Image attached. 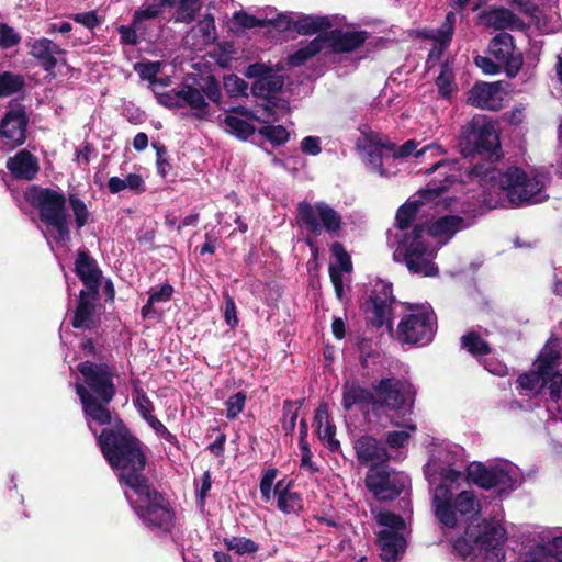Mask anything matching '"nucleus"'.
<instances>
[{
	"instance_id": "nucleus-40",
	"label": "nucleus",
	"mask_w": 562,
	"mask_h": 562,
	"mask_svg": "<svg viewBox=\"0 0 562 562\" xmlns=\"http://www.w3.org/2000/svg\"><path fill=\"white\" fill-rule=\"evenodd\" d=\"M326 46V40L324 36H316L305 46L299 48L294 54L289 56V64L292 67L303 65L306 60L315 56Z\"/></svg>"
},
{
	"instance_id": "nucleus-22",
	"label": "nucleus",
	"mask_w": 562,
	"mask_h": 562,
	"mask_svg": "<svg viewBox=\"0 0 562 562\" xmlns=\"http://www.w3.org/2000/svg\"><path fill=\"white\" fill-rule=\"evenodd\" d=\"M353 449L361 464L382 465L390 459L385 445L369 435L359 437L353 442Z\"/></svg>"
},
{
	"instance_id": "nucleus-21",
	"label": "nucleus",
	"mask_w": 562,
	"mask_h": 562,
	"mask_svg": "<svg viewBox=\"0 0 562 562\" xmlns=\"http://www.w3.org/2000/svg\"><path fill=\"white\" fill-rule=\"evenodd\" d=\"M181 117L193 116L199 121L207 120L210 116V105L205 101L204 94L189 85L180 87V112Z\"/></svg>"
},
{
	"instance_id": "nucleus-6",
	"label": "nucleus",
	"mask_w": 562,
	"mask_h": 562,
	"mask_svg": "<svg viewBox=\"0 0 562 562\" xmlns=\"http://www.w3.org/2000/svg\"><path fill=\"white\" fill-rule=\"evenodd\" d=\"M557 340H550L543 347L537 360V369L520 375L517 380L524 390L538 392L548 386L550 396L562 411V374L560 373V355Z\"/></svg>"
},
{
	"instance_id": "nucleus-27",
	"label": "nucleus",
	"mask_w": 562,
	"mask_h": 562,
	"mask_svg": "<svg viewBox=\"0 0 562 562\" xmlns=\"http://www.w3.org/2000/svg\"><path fill=\"white\" fill-rule=\"evenodd\" d=\"M501 90L498 83L481 82L472 87L468 102L485 110H498L501 106Z\"/></svg>"
},
{
	"instance_id": "nucleus-24",
	"label": "nucleus",
	"mask_w": 562,
	"mask_h": 562,
	"mask_svg": "<svg viewBox=\"0 0 562 562\" xmlns=\"http://www.w3.org/2000/svg\"><path fill=\"white\" fill-rule=\"evenodd\" d=\"M529 553L530 558L525 562H540L542 559L557 558L562 554V535H553L551 530L540 532Z\"/></svg>"
},
{
	"instance_id": "nucleus-30",
	"label": "nucleus",
	"mask_w": 562,
	"mask_h": 562,
	"mask_svg": "<svg viewBox=\"0 0 562 562\" xmlns=\"http://www.w3.org/2000/svg\"><path fill=\"white\" fill-rule=\"evenodd\" d=\"M425 233L436 238H443L445 243L449 240L457 232L467 227L462 217L457 215L442 216L435 222L424 225Z\"/></svg>"
},
{
	"instance_id": "nucleus-11",
	"label": "nucleus",
	"mask_w": 562,
	"mask_h": 562,
	"mask_svg": "<svg viewBox=\"0 0 562 562\" xmlns=\"http://www.w3.org/2000/svg\"><path fill=\"white\" fill-rule=\"evenodd\" d=\"M416 147L417 143L414 139L405 142L400 147L392 143L371 145L366 150L367 167L381 177L394 176L398 171L396 160L408 157Z\"/></svg>"
},
{
	"instance_id": "nucleus-19",
	"label": "nucleus",
	"mask_w": 562,
	"mask_h": 562,
	"mask_svg": "<svg viewBox=\"0 0 562 562\" xmlns=\"http://www.w3.org/2000/svg\"><path fill=\"white\" fill-rule=\"evenodd\" d=\"M467 536L473 540L477 550L488 551L496 549L506 539L505 529L497 522L481 521L470 522L467 527Z\"/></svg>"
},
{
	"instance_id": "nucleus-12",
	"label": "nucleus",
	"mask_w": 562,
	"mask_h": 562,
	"mask_svg": "<svg viewBox=\"0 0 562 562\" xmlns=\"http://www.w3.org/2000/svg\"><path fill=\"white\" fill-rule=\"evenodd\" d=\"M366 486L378 501H391L397 497L406 486L408 479L387 465H371L366 475Z\"/></svg>"
},
{
	"instance_id": "nucleus-50",
	"label": "nucleus",
	"mask_w": 562,
	"mask_h": 562,
	"mask_svg": "<svg viewBox=\"0 0 562 562\" xmlns=\"http://www.w3.org/2000/svg\"><path fill=\"white\" fill-rule=\"evenodd\" d=\"M452 548L457 557L461 559H467L469 557H479V554L476 553V551H479L477 547L475 546V543H473V540L469 539L467 535L464 537L456 539L453 541Z\"/></svg>"
},
{
	"instance_id": "nucleus-15",
	"label": "nucleus",
	"mask_w": 562,
	"mask_h": 562,
	"mask_svg": "<svg viewBox=\"0 0 562 562\" xmlns=\"http://www.w3.org/2000/svg\"><path fill=\"white\" fill-rule=\"evenodd\" d=\"M394 296L392 293V285L384 281H376L366 304L367 321L374 327L387 326L392 329V305Z\"/></svg>"
},
{
	"instance_id": "nucleus-32",
	"label": "nucleus",
	"mask_w": 562,
	"mask_h": 562,
	"mask_svg": "<svg viewBox=\"0 0 562 562\" xmlns=\"http://www.w3.org/2000/svg\"><path fill=\"white\" fill-rule=\"evenodd\" d=\"M237 113L241 114L244 117H239L237 115H227L224 120L225 126L227 131L241 139H247L251 135L255 134V127L248 122L249 120L265 122L257 115H255L251 111L246 110L244 108L237 109Z\"/></svg>"
},
{
	"instance_id": "nucleus-13",
	"label": "nucleus",
	"mask_w": 562,
	"mask_h": 562,
	"mask_svg": "<svg viewBox=\"0 0 562 562\" xmlns=\"http://www.w3.org/2000/svg\"><path fill=\"white\" fill-rule=\"evenodd\" d=\"M297 211L300 220L314 235H321L322 232L336 235L341 228L340 214L325 202L315 204L302 202Z\"/></svg>"
},
{
	"instance_id": "nucleus-10",
	"label": "nucleus",
	"mask_w": 562,
	"mask_h": 562,
	"mask_svg": "<svg viewBox=\"0 0 562 562\" xmlns=\"http://www.w3.org/2000/svg\"><path fill=\"white\" fill-rule=\"evenodd\" d=\"M518 468L507 461L486 467L481 462H472L467 467V480L488 490L497 487L499 493L512 491L518 483Z\"/></svg>"
},
{
	"instance_id": "nucleus-34",
	"label": "nucleus",
	"mask_w": 562,
	"mask_h": 562,
	"mask_svg": "<svg viewBox=\"0 0 562 562\" xmlns=\"http://www.w3.org/2000/svg\"><path fill=\"white\" fill-rule=\"evenodd\" d=\"M379 546L381 558L385 562H391L400 557L406 548L405 538L396 531L382 530L379 533Z\"/></svg>"
},
{
	"instance_id": "nucleus-18",
	"label": "nucleus",
	"mask_w": 562,
	"mask_h": 562,
	"mask_svg": "<svg viewBox=\"0 0 562 562\" xmlns=\"http://www.w3.org/2000/svg\"><path fill=\"white\" fill-rule=\"evenodd\" d=\"M467 142L481 155L492 157L499 148L497 133L493 125L481 119H473L467 127Z\"/></svg>"
},
{
	"instance_id": "nucleus-57",
	"label": "nucleus",
	"mask_w": 562,
	"mask_h": 562,
	"mask_svg": "<svg viewBox=\"0 0 562 562\" xmlns=\"http://www.w3.org/2000/svg\"><path fill=\"white\" fill-rule=\"evenodd\" d=\"M246 402V395L241 392H238L234 394L233 396L228 397V400L225 402L226 406V417L228 419H234L237 417L244 409Z\"/></svg>"
},
{
	"instance_id": "nucleus-33",
	"label": "nucleus",
	"mask_w": 562,
	"mask_h": 562,
	"mask_svg": "<svg viewBox=\"0 0 562 562\" xmlns=\"http://www.w3.org/2000/svg\"><path fill=\"white\" fill-rule=\"evenodd\" d=\"M292 483L279 481L273 487V494L278 496L277 506L284 514H297L302 508V498L299 493L291 490Z\"/></svg>"
},
{
	"instance_id": "nucleus-56",
	"label": "nucleus",
	"mask_w": 562,
	"mask_h": 562,
	"mask_svg": "<svg viewBox=\"0 0 562 562\" xmlns=\"http://www.w3.org/2000/svg\"><path fill=\"white\" fill-rule=\"evenodd\" d=\"M379 525L387 527L390 531L402 530L404 528V520L401 516L395 515L391 512H380L376 515Z\"/></svg>"
},
{
	"instance_id": "nucleus-54",
	"label": "nucleus",
	"mask_w": 562,
	"mask_h": 562,
	"mask_svg": "<svg viewBox=\"0 0 562 562\" xmlns=\"http://www.w3.org/2000/svg\"><path fill=\"white\" fill-rule=\"evenodd\" d=\"M21 42L20 34L7 23H0V47L11 48Z\"/></svg>"
},
{
	"instance_id": "nucleus-61",
	"label": "nucleus",
	"mask_w": 562,
	"mask_h": 562,
	"mask_svg": "<svg viewBox=\"0 0 562 562\" xmlns=\"http://www.w3.org/2000/svg\"><path fill=\"white\" fill-rule=\"evenodd\" d=\"M140 29V25H134L132 22L131 25H121L117 27V32L120 34V42L124 45H136L138 43V36L136 31Z\"/></svg>"
},
{
	"instance_id": "nucleus-5",
	"label": "nucleus",
	"mask_w": 562,
	"mask_h": 562,
	"mask_svg": "<svg viewBox=\"0 0 562 562\" xmlns=\"http://www.w3.org/2000/svg\"><path fill=\"white\" fill-rule=\"evenodd\" d=\"M490 179L505 193L512 205L536 204L548 199V194L543 190V175L528 176L515 167L505 172L492 170Z\"/></svg>"
},
{
	"instance_id": "nucleus-51",
	"label": "nucleus",
	"mask_w": 562,
	"mask_h": 562,
	"mask_svg": "<svg viewBox=\"0 0 562 562\" xmlns=\"http://www.w3.org/2000/svg\"><path fill=\"white\" fill-rule=\"evenodd\" d=\"M259 133L273 145H281L289 138L288 131L281 125H266L259 130Z\"/></svg>"
},
{
	"instance_id": "nucleus-2",
	"label": "nucleus",
	"mask_w": 562,
	"mask_h": 562,
	"mask_svg": "<svg viewBox=\"0 0 562 562\" xmlns=\"http://www.w3.org/2000/svg\"><path fill=\"white\" fill-rule=\"evenodd\" d=\"M415 398L413 385L394 376L383 378L372 385V390L358 381H346L342 385L344 409L358 406L369 422L381 423L389 413L405 416L412 413Z\"/></svg>"
},
{
	"instance_id": "nucleus-52",
	"label": "nucleus",
	"mask_w": 562,
	"mask_h": 562,
	"mask_svg": "<svg viewBox=\"0 0 562 562\" xmlns=\"http://www.w3.org/2000/svg\"><path fill=\"white\" fill-rule=\"evenodd\" d=\"M69 204L75 216L76 226L80 229L88 223L89 211L87 205L76 195H69Z\"/></svg>"
},
{
	"instance_id": "nucleus-37",
	"label": "nucleus",
	"mask_w": 562,
	"mask_h": 562,
	"mask_svg": "<svg viewBox=\"0 0 562 562\" xmlns=\"http://www.w3.org/2000/svg\"><path fill=\"white\" fill-rule=\"evenodd\" d=\"M315 424L317 425L318 438L327 445V447L335 451L339 448L340 443L335 438L336 428L328 420V414L325 407H318L315 417Z\"/></svg>"
},
{
	"instance_id": "nucleus-4",
	"label": "nucleus",
	"mask_w": 562,
	"mask_h": 562,
	"mask_svg": "<svg viewBox=\"0 0 562 562\" xmlns=\"http://www.w3.org/2000/svg\"><path fill=\"white\" fill-rule=\"evenodd\" d=\"M26 200L38 210L42 232L50 244L67 243L70 239V221L63 193L33 187L26 192Z\"/></svg>"
},
{
	"instance_id": "nucleus-46",
	"label": "nucleus",
	"mask_w": 562,
	"mask_h": 562,
	"mask_svg": "<svg viewBox=\"0 0 562 562\" xmlns=\"http://www.w3.org/2000/svg\"><path fill=\"white\" fill-rule=\"evenodd\" d=\"M24 87V78L21 75L4 71L0 75V98L19 92Z\"/></svg>"
},
{
	"instance_id": "nucleus-36",
	"label": "nucleus",
	"mask_w": 562,
	"mask_h": 562,
	"mask_svg": "<svg viewBox=\"0 0 562 562\" xmlns=\"http://www.w3.org/2000/svg\"><path fill=\"white\" fill-rule=\"evenodd\" d=\"M97 294H90L86 291H80L78 306L72 319L75 328H89L93 321L92 315L94 311V300Z\"/></svg>"
},
{
	"instance_id": "nucleus-43",
	"label": "nucleus",
	"mask_w": 562,
	"mask_h": 562,
	"mask_svg": "<svg viewBox=\"0 0 562 562\" xmlns=\"http://www.w3.org/2000/svg\"><path fill=\"white\" fill-rule=\"evenodd\" d=\"M167 8H177L176 22L190 23L200 10V2L199 0H173V3L167 4Z\"/></svg>"
},
{
	"instance_id": "nucleus-38",
	"label": "nucleus",
	"mask_w": 562,
	"mask_h": 562,
	"mask_svg": "<svg viewBox=\"0 0 562 562\" xmlns=\"http://www.w3.org/2000/svg\"><path fill=\"white\" fill-rule=\"evenodd\" d=\"M393 426L402 427V430H394L386 434L385 442L392 449H398L404 447L409 437L416 431V425L408 418L403 423L392 420L391 416L386 417Z\"/></svg>"
},
{
	"instance_id": "nucleus-25",
	"label": "nucleus",
	"mask_w": 562,
	"mask_h": 562,
	"mask_svg": "<svg viewBox=\"0 0 562 562\" xmlns=\"http://www.w3.org/2000/svg\"><path fill=\"white\" fill-rule=\"evenodd\" d=\"M479 19L483 25L494 30L519 31L525 27L524 21L505 8L483 11Z\"/></svg>"
},
{
	"instance_id": "nucleus-16",
	"label": "nucleus",
	"mask_w": 562,
	"mask_h": 562,
	"mask_svg": "<svg viewBox=\"0 0 562 562\" xmlns=\"http://www.w3.org/2000/svg\"><path fill=\"white\" fill-rule=\"evenodd\" d=\"M488 53L502 66L507 77H516L521 69L522 55L517 50L509 33L496 34L488 43Z\"/></svg>"
},
{
	"instance_id": "nucleus-63",
	"label": "nucleus",
	"mask_w": 562,
	"mask_h": 562,
	"mask_svg": "<svg viewBox=\"0 0 562 562\" xmlns=\"http://www.w3.org/2000/svg\"><path fill=\"white\" fill-rule=\"evenodd\" d=\"M70 19L90 30L101 24V19L97 15L95 11L71 14Z\"/></svg>"
},
{
	"instance_id": "nucleus-9",
	"label": "nucleus",
	"mask_w": 562,
	"mask_h": 562,
	"mask_svg": "<svg viewBox=\"0 0 562 562\" xmlns=\"http://www.w3.org/2000/svg\"><path fill=\"white\" fill-rule=\"evenodd\" d=\"M436 315L428 304H408L398 324V335L405 342L428 344L436 333Z\"/></svg>"
},
{
	"instance_id": "nucleus-45",
	"label": "nucleus",
	"mask_w": 562,
	"mask_h": 562,
	"mask_svg": "<svg viewBox=\"0 0 562 562\" xmlns=\"http://www.w3.org/2000/svg\"><path fill=\"white\" fill-rule=\"evenodd\" d=\"M461 345L475 357L487 355L491 351L488 344L474 331L463 335Z\"/></svg>"
},
{
	"instance_id": "nucleus-23",
	"label": "nucleus",
	"mask_w": 562,
	"mask_h": 562,
	"mask_svg": "<svg viewBox=\"0 0 562 562\" xmlns=\"http://www.w3.org/2000/svg\"><path fill=\"white\" fill-rule=\"evenodd\" d=\"M75 271L86 286L83 291L90 294H98L101 271L98 268L97 261L87 252L80 251L75 262Z\"/></svg>"
},
{
	"instance_id": "nucleus-60",
	"label": "nucleus",
	"mask_w": 562,
	"mask_h": 562,
	"mask_svg": "<svg viewBox=\"0 0 562 562\" xmlns=\"http://www.w3.org/2000/svg\"><path fill=\"white\" fill-rule=\"evenodd\" d=\"M277 477V470L276 469H268L260 481V492L261 496L265 502H270L271 494L273 492L272 486L273 482Z\"/></svg>"
},
{
	"instance_id": "nucleus-39",
	"label": "nucleus",
	"mask_w": 562,
	"mask_h": 562,
	"mask_svg": "<svg viewBox=\"0 0 562 562\" xmlns=\"http://www.w3.org/2000/svg\"><path fill=\"white\" fill-rule=\"evenodd\" d=\"M148 294V301L140 310L143 318H150L157 315L155 304L168 302L173 294V288L169 283H166L159 289H150Z\"/></svg>"
},
{
	"instance_id": "nucleus-42",
	"label": "nucleus",
	"mask_w": 562,
	"mask_h": 562,
	"mask_svg": "<svg viewBox=\"0 0 562 562\" xmlns=\"http://www.w3.org/2000/svg\"><path fill=\"white\" fill-rule=\"evenodd\" d=\"M173 0H146L140 9L133 14L134 25H140L144 20L157 18L167 4H172Z\"/></svg>"
},
{
	"instance_id": "nucleus-59",
	"label": "nucleus",
	"mask_w": 562,
	"mask_h": 562,
	"mask_svg": "<svg viewBox=\"0 0 562 562\" xmlns=\"http://www.w3.org/2000/svg\"><path fill=\"white\" fill-rule=\"evenodd\" d=\"M156 99L159 104L168 109H173L178 113L180 112V87L168 92L156 93Z\"/></svg>"
},
{
	"instance_id": "nucleus-26",
	"label": "nucleus",
	"mask_w": 562,
	"mask_h": 562,
	"mask_svg": "<svg viewBox=\"0 0 562 562\" xmlns=\"http://www.w3.org/2000/svg\"><path fill=\"white\" fill-rule=\"evenodd\" d=\"M326 44L335 53H350L359 48L368 38L364 31H331L324 36Z\"/></svg>"
},
{
	"instance_id": "nucleus-1",
	"label": "nucleus",
	"mask_w": 562,
	"mask_h": 562,
	"mask_svg": "<svg viewBox=\"0 0 562 562\" xmlns=\"http://www.w3.org/2000/svg\"><path fill=\"white\" fill-rule=\"evenodd\" d=\"M98 443L108 462L117 471L125 496L136 514L149 528L168 530L173 513L164 496L156 492L144 476L146 457L140 442L125 429H105Z\"/></svg>"
},
{
	"instance_id": "nucleus-58",
	"label": "nucleus",
	"mask_w": 562,
	"mask_h": 562,
	"mask_svg": "<svg viewBox=\"0 0 562 562\" xmlns=\"http://www.w3.org/2000/svg\"><path fill=\"white\" fill-rule=\"evenodd\" d=\"M331 252L335 256L339 267L338 270L344 272H350L352 270V263L350 256L340 243H334L331 245Z\"/></svg>"
},
{
	"instance_id": "nucleus-64",
	"label": "nucleus",
	"mask_w": 562,
	"mask_h": 562,
	"mask_svg": "<svg viewBox=\"0 0 562 562\" xmlns=\"http://www.w3.org/2000/svg\"><path fill=\"white\" fill-rule=\"evenodd\" d=\"M474 63L486 75H497L503 69L496 60L485 56H476Z\"/></svg>"
},
{
	"instance_id": "nucleus-28",
	"label": "nucleus",
	"mask_w": 562,
	"mask_h": 562,
	"mask_svg": "<svg viewBox=\"0 0 562 562\" xmlns=\"http://www.w3.org/2000/svg\"><path fill=\"white\" fill-rule=\"evenodd\" d=\"M283 85V77L272 72H269L266 76L255 80L252 83V93L256 97H260L267 100V103L263 105V111L268 116L273 115L272 106H277V103L272 101L273 94L280 91Z\"/></svg>"
},
{
	"instance_id": "nucleus-14",
	"label": "nucleus",
	"mask_w": 562,
	"mask_h": 562,
	"mask_svg": "<svg viewBox=\"0 0 562 562\" xmlns=\"http://www.w3.org/2000/svg\"><path fill=\"white\" fill-rule=\"evenodd\" d=\"M83 376L82 384L93 397H98L105 403H110L115 395L113 378L114 370L104 362L95 363L91 361L80 362L77 367Z\"/></svg>"
},
{
	"instance_id": "nucleus-29",
	"label": "nucleus",
	"mask_w": 562,
	"mask_h": 562,
	"mask_svg": "<svg viewBox=\"0 0 562 562\" xmlns=\"http://www.w3.org/2000/svg\"><path fill=\"white\" fill-rule=\"evenodd\" d=\"M7 168L16 179L32 180L38 172V161L27 150H20L15 156L9 158Z\"/></svg>"
},
{
	"instance_id": "nucleus-48",
	"label": "nucleus",
	"mask_w": 562,
	"mask_h": 562,
	"mask_svg": "<svg viewBox=\"0 0 562 562\" xmlns=\"http://www.w3.org/2000/svg\"><path fill=\"white\" fill-rule=\"evenodd\" d=\"M225 546L228 551H234L239 555L254 553L258 550V546L252 540L245 537L225 539Z\"/></svg>"
},
{
	"instance_id": "nucleus-35",
	"label": "nucleus",
	"mask_w": 562,
	"mask_h": 562,
	"mask_svg": "<svg viewBox=\"0 0 562 562\" xmlns=\"http://www.w3.org/2000/svg\"><path fill=\"white\" fill-rule=\"evenodd\" d=\"M30 53L41 61L45 70H52L57 64L55 56L63 54L64 50L53 41L43 37L32 43Z\"/></svg>"
},
{
	"instance_id": "nucleus-8",
	"label": "nucleus",
	"mask_w": 562,
	"mask_h": 562,
	"mask_svg": "<svg viewBox=\"0 0 562 562\" xmlns=\"http://www.w3.org/2000/svg\"><path fill=\"white\" fill-rule=\"evenodd\" d=\"M424 224L416 225L412 232L403 235L394 252L397 261H403L408 271L423 277L438 274L435 265L436 249L425 240Z\"/></svg>"
},
{
	"instance_id": "nucleus-47",
	"label": "nucleus",
	"mask_w": 562,
	"mask_h": 562,
	"mask_svg": "<svg viewBox=\"0 0 562 562\" xmlns=\"http://www.w3.org/2000/svg\"><path fill=\"white\" fill-rule=\"evenodd\" d=\"M436 86L441 97L449 98L456 90L454 75L448 64L441 66L440 74L436 79Z\"/></svg>"
},
{
	"instance_id": "nucleus-17",
	"label": "nucleus",
	"mask_w": 562,
	"mask_h": 562,
	"mask_svg": "<svg viewBox=\"0 0 562 562\" xmlns=\"http://www.w3.org/2000/svg\"><path fill=\"white\" fill-rule=\"evenodd\" d=\"M27 116L23 105L10 103L0 123V138L9 149L22 145L26 139Z\"/></svg>"
},
{
	"instance_id": "nucleus-3",
	"label": "nucleus",
	"mask_w": 562,
	"mask_h": 562,
	"mask_svg": "<svg viewBox=\"0 0 562 562\" xmlns=\"http://www.w3.org/2000/svg\"><path fill=\"white\" fill-rule=\"evenodd\" d=\"M439 459L441 460L440 465L432 464L438 471V483H436L435 476L429 479L431 485L436 484L432 492V507L438 520L442 525L453 528L457 525V514L476 515L480 513L481 506L471 491H461L456 494L465 481L461 471L463 468L462 451L460 449L445 451Z\"/></svg>"
},
{
	"instance_id": "nucleus-41",
	"label": "nucleus",
	"mask_w": 562,
	"mask_h": 562,
	"mask_svg": "<svg viewBox=\"0 0 562 562\" xmlns=\"http://www.w3.org/2000/svg\"><path fill=\"white\" fill-rule=\"evenodd\" d=\"M108 188L113 194L119 193L125 189H128L133 192H143L145 191V182L139 175L130 173L124 179L119 177H111L108 181Z\"/></svg>"
},
{
	"instance_id": "nucleus-55",
	"label": "nucleus",
	"mask_w": 562,
	"mask_h": 562,
	"mask_svg": "<svg viewBox=\"0 0 562 562\" xmlns=\"http://www.w3.org/2000/svg\"><path fill=\"white\" fill-rule=\"evenodd\" d=\"M233 22L240 29H254L267 25L266 20L258 19L244 11L236 12L233 16Z\"/></svg>"
},
{
	"instance_id": "nucleus-7",
	"label": "nucleus",
	"mask_w": 562,
	"mask_h": 562,
	"mask_svg": "<svg viewBox=\"0 0 562 562\" xmlns=\"http://www.w3.org/2000/svg\"><path fill=\"white\" fill-rule=\"evenodd\" d=\"M427 172H437L438 176L425 189L419 191V199L406 202L396 213V226L402 231L413 223L422 204L435 200L443 190L461 178L458 161L456 160H441L434 164Z\"/></svg>"
},
{
	"instance_id": "nucleus-44",
	"label": "nucleus",
	"mask_w": 562,
	"mask_h": 562,
	"mask_svg": "<svg viewBox=\"0 0 562 562\" xmlns=\"http://www.w3.org/2000/svg\"><path fill=\"white\" fill-rule=\"evenodd\" d=\"M456 15L453 12H449L446 15V20L442 23L441 27L432 31V34L429 37L434 38L440 45V49L438 55L441 54L442 49H445L451 42L453 35V24H454Z\"/></svg>"
},
{
	"instance_id": "nucleus-53",
	"label": "nucleus",
	"mask_w": 562,
	"mask_h": 562,
	"mask_svg": "<svg viewBox=\"0 0 562 562\" xmlns=\"http://www.w3.org/2000/svg\"><path fill=\"white\" fill-rule=\"evenodd\" d=\"M224 89L231 97H238L246 94L248 86L238 76L228 75L224 78Z\"/></svg>"
},
{
	"instance_id": "nucleus-49",
	"label": "nucleus",
	"mask_w": 562,
	"mask_h": 562,
	"mask_svg": "<svg viewBox=\"0 0 562 562\" xmlns=\"http://www.w3.org/2000/svg\"><path fill=\"white\" fill-rule=\"evenodd\" d=\"M300 406L301 404L299 402H284L282 428L285 434L293 432L296 425L297 409L300 408Z\"/></svg>"
},
{
	"instance_id": "nucleus-31",
	"label": "nucleus",
	"mask_w": 562,
	"mask_h": 562,
	"mask_svg": "<svg viewBox=\"0 0 562 562\" xmlns=\"http://www.w3.org/2000/svg\"><path fill=\"white\" fill-rule=\"evenodd\" d=\"M284 19H286V29L301 35H313L331 26L329 20L325 16L300 15L297 19L291 16H284Z\"/></svg>"
},
{
	"instance_id": "nucleus-20",
	"label": "nucleus",
	"mask_w": 562,
	"mask_h": 562,
	"mask_svg": "<svg viewBox=\"0 0 562 562\" xmlns=\"http://www.w3.org/2000/svg\"><path fill=\"white\" fill-rule=\"evenodd\" d=\"M75 389L82 404L88 426L94 434L95 430L92 427V422L100 426L110 425L112 423V416L108 408L110 403H105L98 397H93L81 383H76Z\"/></svg>"
},
{
	"instance_id": "nucleus-62",
	"label": "nucleus",
	"mask_w": 562,
	"mask_h": 562,
	"mask_svg": "<svg viewBox=\"0 0 562 562\" xmlns=\"http://www.w3.org/2000/svg\"><path fill=\"white\" fill-rule=\"evenodd\" d=\"M134 403L138 409V412L140 413V415L146 418L151 414L153 409H154V405H153V402L148 398V396L145 394V392H143L142 390L135 387V397H134Z\"/></svg>"
}]
</instances>
